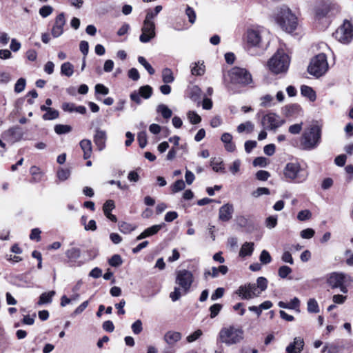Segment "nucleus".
Here are the masks:
<instances>
[{
  "label": "nucleus",
  "mask_w": 353,
  "mask_h": 353,
  "mask_svg": "<svg viewBox=\"0 0 353 353\" xmlns=\"http://www.w3.org/2000/svg\"><path fill=\"white\" fill-rule=\"evenodd\" d=\"M335 38L344 44L349 43L353 39V26L349 21H345L334 33Z\"/></svg>",
  "instance_id": "obj_10"
},
{
  "label": "nucleus",
  "mask_w": 353,
  "mask_h": 353,
  "mask_svg": "<svg viewBox=\"0 0 353 353\" xmlns=\"http://www.w3.org/2000/svg\"><path fill=\"white\" fill-rule=\"evenodd\" d=\"M259 260L263 264H268L271 262L272 257L270 253L264 250L260 254Z\"/></svg>",
  "instance_id": "obj_53"
},
{
  "label": "nucleus",
  "mask_w": 353,
  "mask_h": 353,
  "mask_svg": "<svg viewBox=\"0 0 353 353\" xmlns=\"http://www.w3.org/2000/svg\"><path fill=\"white\" fill-rule=\"evenodd\" d=\"M340 11V6L334 2L324 3L316 9V14L319 18L331 17L336 14Z\"/></svg>",
  "instance_id": "obj_12"
},
{
  "label": "nucleus",
  "mask_w": 353,
  "mask_h": 353,
  "mask_svg": "<svg viewBox=\"0 0 353 353\" xmlns=\"http://www.w3.org/2000/svg\"><path fill=\"white\" fill-rule=\"evenodd\" d=\"M343 349V345L341 342L335 341L330 343H326L322 350V352L339 353Z\"/></svg>",
  "instance_id": "obj_24"
},
{
  "label": "nucleus",
  "mask_w": 353,
  "mask_h": 353,
  "mask_svg": "<svg viewBox=\"0 0 353 353\" xmlns=\"http://www.w3.org/2000/svg\"><path fill=\"white\" fill-rule=\"evenodd\" d=\"M138 61L145 68L150 74H153L154 73L155 71L154 68L143 57H139Z\"/></svg>",
  "instance_id": "obj_43"
},
{
  "label": "nucleus",
  "mask_w": 353,
  "mask_h": 353,
  "mask_svg": "<svg viewBox=\"0 0 353 353\" xmlns=\"http://www.w3.org/2000/svg\"><path fill=\"white\" fill-rule=\"evenodd\" d=\"M328 68L327 57L325 54L320 53L311 59L307 71L311 75L320 77L327 72Z\"/></svg>",
  "instance_id": "obj_7"
},
{
  "label": "nucleus",
  "mask_w": 353,
  "mask_h": 353,
  "mask_svg": "<svg viewBox=\"0 0 353 353\" xmlns=\"http://www.w3.org/2000/svg\"><path fill=\"white\" fill-rule=\"evenodd\" d=\"M225 290L223 288H218L211 295V299L216 301L218 299L221 298L224 294Z\"/></svg>",
  "instance_id": "obj_64"
},
{
  "label": "nucleus",
  "mask_w": 353,
  "mask_h": 353,
  "mask_svg": "<svg viewBox=\"0 0 353 353\" xmlns=\"http://www.w3.org/2000/svg\"><path fill=\"white\" fill-rule=\"evenodd\" d=\"M123 263L120 255L114 254L109 260V264L112 267H119Z\"/></svg>",
  "instance_id": "obj_48"
},
{
  "label": "nucleus",
  "mask_w": 353,
  "mask_h": 353,
  "mask_svg": "<svg viewBox=\"0 0 353 353\" xmlns=\"http://www.w3.org/2000/svg\"><path fill=\"white\" fill-rule=\"evenodd\" d=\"M307 311L311 313H318L319 312L318 303L314 299H310L308 300Z\"/></svg>",
  "instance_id": "obj_41"
},
{
  "label": "nucleus",
  "mask_w": 353,
  "mask_h": 353,
  "mask_svg": "<svg viewBox=\"0 0 353 353\" xmlns=\"http://www.w3.org/2000/svg\"><path fill=\"white\" fill-rule=\"evenodd\" d=\"M301 93L303 96L308 98L310 101H314L316 98V92L310 86L307 85H302L301 87Z\"/></svg>",
  "instance_id": "obj_28"
},
{
  "label": "nucleus",
  "mask_w": 353,
  "mask_h": 353,
  "mask_svg": "<svg viewBox=\"0 0 353 353\" xmlns=\"http://www.w3.org/2000/svg\"><path fill=\"white\" fill-rule=\"evenodd\" d=\"M65 256L70 261H77L81 256V250L78 248H71L65 251Z\"/></svg>",
  "instance_id": "obj_30"
},
{
  "label": "nucleus",
  "mask_w": 353,
  "mask_h": 353,
  "mask_svg": "<svg viewBox=\"0 0 353 353\" xmlns=\"http://www.w3.org/2000/svg\"><path fill=\"white\" fill-rule=\"evenodd\" d=\"M162 9L163 7L161 6H157L154 10H147L144 21L149 23H154V19L156 18L157 14L162 10Z\"/></svg>",
  "instance_id": "obj_26"
},
{
  "label": "nucleus",
  "mask_w": 353,
  "mask_h": 353,
  "mask_svg": "<svg viewBox=\"0 0 353 353\" xmlns=\"http://www.w3.org/2000/svg\"><path fill=\"white\" fill-rule=\"evenodd\" d=\"M53 12V8L50 6H43L39 9V14L40 15L46 18L50 15Z\"/></svg>",
  "instance_id": "obj_56"
},
{
  "label": "nucleus",
  "mask_w": 353,
  "mask_h": 353,
  "mask_svg": "<svg viewBox=\"0 0 353 353\" xmlns=\"http://www.w3.org/2000/svg\"><path fill=\"white\" fill-rule=\"evenodd\" d=\"M188 118L190 122L192 124H197L201 122V117L194 111H189L188 113Z\"/></svg>",
  "instance_id": "obj_46"
},
{
  "label": "nucleus",
  "mask_w": 353,
  "mask_h": 353,
  "mask_svg": "<svg viewBox=\"0 0 353 353\" xmlns=\"http://www.w3.org/2000/svg\"><path fill=\"white\" fill-rule=\"evenodd\" d=\"M321 141V128L314 125L306 129L302 135L301 145L305 150L315 148Z\"/></svg>",
  "instance_id": "obj_6"
},
{
  "label": "nucleus",
  "mask_w": 353,
  "mask_h": 353,
  "mask_svg": "<svg viewBox=\"0 0 353 353\" xmlns=\"http://www.w3.org/2000/svg\"><path fill=\"white\" fill-rule=\"evenodd\" d=\"M290 63L289 56L282 49H279L268 61V67L274 74L286 72Z\"/></svg>",
  "instance_id": "obj_5"
},
{
  "label": "nucleus",
  "mask_w": 353,
  "mask_h": 353,
  "mask_svg": "<svg viewBox=\"0 0 353 353\" xmlns=\"http://www.w3.org/2000/svg\"><path fill=\"white\" fill-rule=\"evenodd\" d=\"M254 249V244L252 242H245L243 243L239 251V256L245 257L251 256Z\"/></svg>",
  "instance_id": "obj_25"
},
{
  "label": "nucleus",
  "mask_w": 353,
  "mask_h": 353,
  "mask_svg": "<svg viewBox=\"0 0 353 353\" xmlns=\"http://www.w3.org/2000/svg\"><path fill=\"white\" fill-rule=\"evenodd\" d=\"M71 130L72 128L68 125L58 124L54 126V131L58 134H65Z\"/></svg>",
  "instance_id": "obj_45"
},
{
  "label": "nucleus",
  "mask_w": 353,
  "mask_h": 353,
  "mask_svg": "<svg viewBox=\"0 0 353 353\" xmlns=\"http://www.w3.org/2000/svg\"><path fill=\"white\" fill-rule=\"evenodd\" d=\"M157 112L161 113L162 117L165 119H169L172 117V112L168 108V107L164 104H160L158 105Z\"/></svg>",
  "instance_id": "obj_37"
},
{
  "label": "nucleus",
  "mask_w": 353,
  "mask_h": 353,
  "mask_svg": "<svg viewBox=\"0 0 353 353\" xmlns=\"http://www.w3.org/2000/svg\"><path fill=\"white\" fill-rule=\"evenodd\" d=\"M65 19L63 13L59 14L55 19L54 24L52 28V35L54 38L60 37L63 33V27Z\"/></svg>",
  "instance_id": "obj_15"
},
{
  "label": "nucleus",
  "mask_w": 353,
  "mask_h": 353,
  "mask_svg": "<svg viewBox=\"0 0 353 353\" xmlns=\"http://www.w3.org/2000/svg\"><path fill=\"white\" fill-rule=\"evenodd\" d=\"M132 330L134 334H140L143 330L142 322L138 319L132 323L131 326Z\"/></svg>",
  "instance_id": "obj_58"
},
{
  "label": "nucleus",
  "mask_w": 353,
  "mask_h": 353,
  "mask_svg": "<svg viewBox=\"0 0 353 353\" xmlns=\"http://www.w3.org/2000/svg\"><path fill=\"white\" fill-rule=\"evenodd\" d=\"M137 140L140 148H143L147 145V134L146 132L143 131L140 132L137 135Z\"/></svg>",
  "instance_id": "obj_50"
},
{
  "label": "nucleus",
  "mask_w": 353,
  "mask_h": 353,
  "mask_svg": "<svg viewBox=\"0 0 353 353\" xmlns=\"http://www.w3.org/2000/svg\"><path fill=\"white\" fill-rule=\"evenodd\" d=\"M181 334L179 332L168 331L164 335V341L169 345H174L181 339Z\"/></svg>",
  "instance_id": "obj_21"
},
{
  "label": "nucleus",
  "mask_w": 353,
  "mask_h": 353,
  "mask_svg": "<svg viewBox=\"0 0 353 353\" xmlns=\"http://www.w3.org/2000/svg\"><path fill=\"white\" fill-rule=\"evenodd\" d=\"M270 176V174L265 170H259L256 174V177L259 181H266Z\"/></svg>",
  "instance_id": "obj_63"
},
{
  "label": "nucleus",
  "mask_w": 353,
  "mask_h": 353,
  "mask_svg": "<svg viewBox=\"0 0 353 353\" xmlns=\"http://www.w3.org/2000/svg\"><path fill=\"white\" fill-rule=\"evenodd\" d=\"M107 134L106 132L100 128L95 130L93 141L99 151L103 150L106 146Z\"/></svg>",
  "instance_id": "obj_16"
},
{
  "label": "nucleus",
  "mask_w": 353,
  "mask_h": 353,
  "mask_svg": "<svg viewBox=\"0 0 353 353\" xmlns=\"http://www.w3.org/2000/svg\"><path fill=\"white\" fill-rule=\"evenodd\" d=\"M59 112L54 109L50 108L43 115L42 118L44 120H53L59 117Z\"/></svg>",
  "instance_id": "obj_40"
},
{
  "label": "nucleus",
  "mask_w": 353,
  "mask_h": 353,
  "mask_svg": "<svg viewBox=\"0 0 353 353\" xmlns=\"http://www.w3.org/2000/svg\"><path fill=\"white\" fill-rule=\"evenodd\" d=\"M236 293L242 299L246 300L259 296V292H257L255 283H248L244 285H241L236 290Z\"/></svg>",
  "instance_id": "obj_13"
},
{
  "label": "nucleus",
  "mask_w": 353,
  "mask_h": 353,
  "mask_svg": "<svg viewBox=\"0 0 353 353\" xmlns=\"http://www.w3.org/2000/svg\"><path fill=\"white\" fill-rule=\"evenodd\" d=\"M275 20L279 26L288 32L294 31L297 26L296 17L286 6H283L279 10Z\"/></svg>",
  "instance_id": "obj_3"
},
{
  "label": "nucleus",
  "mask_w": 353,
  "mask_h": 353,
  "mask_svg": "<svg viewBox=\"0 0 353 353\" xmlns=\"http://www.w3.org/2000/svg\"><path fill=\"white\" fill-rule=\"evenodd\" d=\"M283 175L288 180L301 183L306 181L308 173L299 162L294 161L289 162L285 165L283 169Z\"/></svg>",
  "instance_id": "obj_4"
},
{
  "label": "nucleus",
  "mask_w": 353,
  "mask_h": 353,
  "mask_svg": "<svg viewBox=\"0 0 353 353\" xmlns=\"http://www.w3.org/2000/svg\"><path fill=\"white\" fill-rule=\"evenodd\" d=\"M185 187V182L180 179L177 180L174 182V183L172 186V191L174 193L178 192L181 190H183Z\"/></svg>",
  "instance_id": "obj_51"
},
{
  "label": "nucleus",
  "mask_w": 353,
  "mask_h": 353,
  "mask_svg": "<svg viewBox=\"0 0 353 353\" xmlns=\"http://www.w3.org/2000/svg\"><path fill=\"white\" fill-rule=\"evenodd\" d=\"M221 309L222 305L219 303H215L211 305L210 307V318H215L218 315Z\"/></svg>",
  "instance_id": "obj_49"
},
{
  "label": "nucleus",
  "mask_w": 353,
  "mask_h": 353,
  "mask_svg": "<svg viewBox=\"0 0 353 353\" xmlns=\"http://www.w3.org/2000/svg\"><path fill=\"white\" fill-rule=\"evenodd\" d=\"M232 83L247 85L252 82V75L245 68L234 67L228 72Z\"/></svg>",
  "instance_id": "obj_8"
},
{
  "label": "nucleus",
  "mask_w": 353,
  "mask_h": 353,
  "mask_svg": "<svg viewBox=\"0 0 353 353\" xmlns=\"http://www.w3.org/2000/svg\"><path fill=\"white\" fill-rule=\"evenodd\" d=\"M194 281L193 273L188 270H179L176 272L175 283L173 292L170 294L172 301H178L182 296L188 294Z\"/></svg>",
  "instance_id": "obj_1"
},
{
  "label": "nucleus",
  "mask_w": 353,
  "mask_h": 353,
  "mask_svg": "<svg viewBox=\"0 0 353 353\" xmlns=\"http://www.w3.org/2000/svg\"><path fill=\"white\" fill-rule=\"evenodd\" d=\"M139 94L144 99H149L152 94V88L150 85L141 86L139 88Z\"/></svg>",
  "instance_id": "obj_42"
},
{
  "label": "nucleus",
  "mask_w": 353,
  "mask_h": 353,
  "mask_svg": "<svg viewBox=\"0 0 353 353\" xmlns=\"http://www.w3.org/2000/svg\"><path fill=\"white\" fill-rule=\"evenodd\" d=\"M61 73L68 77H71L74 73V66L70 62H65L61 66Z\"/></svg>",
  "instance_id": "obj_32"
},
{
  "label": "nucleus",
  "mask_w": 353,
  "mask_h": 353,
  "mask_svg": "<svg viewBox=\"0 0 353 353\" xmlns=\"http://www.w3.org/2000/svg\"><path fill=\"white\" fill-rule=\"evenodd\" d=\"M57 175L60 181H64L70 177V170L69 169L60 168L58 170Z\"/></svg>",
  "instance_id": "obj_44"
},
{
  "label": "nucleus",
  "mask_w": 353,
  "mask_h": 353,
  "mask_svg": "<svg viewBox=\"0 0 353 353\" xmlns=\"http://www.w3.org/2000/svg\"><path fill=\"white\" fill-rule=\"evenodd\" d=\"M283 123L284 120L280 116L272 112L264 115L261 121L263 128L268 130H275L281 126Z\"/></svg>",
  "instance_id": "obj_11"
},
{
  "label": "nucleus",
  "mask_w": 353,
  "mask_h": 353,
  "mask_svg": "<svg viewBox=\"0 0 353 353\" xmlns=\"http://www.w3.org/2000/svg\"><path fill=\"white\" fill-rule=\"evenodd\" d=\"M155 36V23L143 21L141 34L139 37L140 41L142 43H148L151 39L154 38Z\"/></svg>",
  "instance_id": "obj_14"
},
{
  "label": "nucleus",
  "mask_w": 353,
  "mask_h": 353,
  "mask_svg": "<svg viewBox=\"0 0 353 353\" xmlns=\"http://www.w3.org/2000/svg\"><path fill=\"white\" fill-rule=\"evenodd\" d=\"M55 292L54 290L49 291L48 292L42 293L38 301L37 304L41 305L43 304L50 303L52 300V297L54 296Z\"/></svg>",
  "instance_id": "obj_29"
},
{
  "label": "nucleus",
  "mask_w": 353,
  "mask_h": 353,
  "mask_svg": "<svg viewBox=\"0 0 353 353\" xmlns=\"http://www.w3.org/2000/svg\"><path fill=\"white\" fill-rule=\"evenodd\" d=\"M163 224L154 225L150 228H146L137 237V240L139 241L156 234L163 228Z\"/></svg>",
  "instance_id": "obj_20"
},
{
  "label": "nucleus",
  "mask_w": 353,
  "mask_h": 353,
  "mask_svg": "<svg viewBox=\"0 0 353 353\" xmlns=\"http://www.w3.org/2000/svg\"><path fill=\"white\" fill-rule=\"evenodd\" d=\"M254 130V124L250 121H245L239 124L236 130L239 133L246 132L248 134L252 133Z\"/></svg>",
  "instance_id": "obj_27"
},
{
  "label": "nucleus",
  "mask_w": 353,
  "mask_h": 353,
  "mask_svg": "<svg viewBox=\"0 0 353 353\" xmlns=\"http://www.w3.org/2000/svg\"><path fill=\"white\" fill-rule=\"evenodd\" d=\"M185 14L188 17L189 22L192 24L196 21V13L194 9L189 6H187L185 9Z\"/></svg>",
  "instance_id": "obj_52"
},
{
  "label": "nucleus",
  "mask_w": 353,
  "mask_h": 353,
  "mask_svg": "<svg viewBox=\"0 0 353 353\" xmlns=\"http://www.w3.org/2000/svg\"><path fill=\"white\" fill-rule=\"evenodd\" d=\"M234 205L228 203L222 205L219 210V219L224 222L230 221L234 213Z\"/></svg>",
  "instance_id": "obj_17"
},
{
  "label": "nucleus",
  "mask_w": 353,
  "mask_h": 353,
  "mask_svg": "<svg viewBox=\"0 0 353 353\" xmlns=\"http://www.w3.org/2000/svg\"><path fill=\"white\" fill-rule=\"evenodd\" d=\"M79 145L83 152V159H88L90 158L92 152L91 141L89 139H83L80 141Z\"/></svg>",
  "instance_id": "obj_23"
},
{
  "label": "nucleus",
  "mask_w": 353,
  "mask_h": 353,
  "mask_svg": "<svg viewBox=\"0 0 353 353\" xmlns=\"http://www.w3.org/2000/svg\"><path fill=\"white\" fill-rule=\"evenodd\" d=\"M311 217H312V213L308 210H301L297 214V219L301 221L308 220Z\"/></svg>",
  "instance_id": "obj_54"
},
{
  "label": "nucleus",
  "mask_w": 353,
  "mask_h": 353,
  "mask_svg": "<svg viewBox=\"0 0 353 353\" xmlns=\"http://www.w3.org/2000/svg\"><path fill=\"white\" fill-rule=\"evenodd\" d=\"M270 194V190L267 188H258L256 190L253 191L252 195L257 198L263 194L268 195Z\"/></svg>",
  "instance_id": "obj_59"
},
{
  "label": "nucleus",
  "mask_w": 353,
  "mask_h": 353,
  "mask_svg": "<svg viewBox=\"0 0 353 353\" xmlns=\"http://www.w3.org/2000/svg\"><path fill=\"white\" fill-rule=\"evenodd\" d=\"M303 347V339L301 337H295L294 341L286 347V352L287 353H301Z\"/></svg>",
  "instance_id": "obj_18"
},
{
  "label": "nucleus",
  "mask_w": 353,
  "mask_h": 353,
  "mask_svg": "<svg viewBox=\"0 0 353 353\" xmlns=\"http://www.w3.org/2000/svg\"><path fill=\"white\" fill-rule=\"evenodd\" d=\"M118 226L119 231L123 234H129L137 228L135 225L125 221L120 222Z\"/></svg>",
  "instance_id": "obj_31"
},
{
  "label": "nucleus",
  "mask_w": 353,
  "mask_h": 353,
  "mask_svg": "<svg viewBox=\"0 0 353 353\" xmlns=\"http://www.w3.org/2000/svg\"><path fill=\"white\" fill-rule=\"evenodd\" d=\"M314 230L312 228H307V229H305L303 230H302L301 232V236L303 238V239H311L314 236Z\"/></svg>",
  "instance_id": "obj_61"
},
{
  "label": "nucleus",
  "mask_w": 353,
  "mask_h": 353,
  "mask_svg": "<svg viewBox=\"0 0 353 353\" xmlns=\"http://www.w3.org/2000/svg\"><path fill=\"white\" fill-rule=\"evenodd\" d=\"M20 128L18 126L12 127L4 132L3 135L11 141H16L21 139V134L19 132Z\"/></svg>",
  "instance_id": "obj_22"
},
{
  "label": "nucleus",
  "mask_w": 353,
  "mask_h": 353,
  "mask_svg": "<svg viewBox=\"0 0 353 353\" xmlns=\"http://www.w3.org/2000/svg\"><path fill=\"white\" fill-rule=\"evenodd\" d=\"M267 228L272 229L274 228L277 224V217L276 216H270L265 220Z\"/></svg>",
  "instance_id": "obj_60"
},
{
  "label": "nucleus",
  "mask_w": 353,
  "mask_h": 353,
  "mask_svg": "<svg viewBox=\"0 0 353 353\" xmlns=\"http://www.w3.org/2000/svg\"><path fill=\"white\" fill-rule=\"evenodd\" d=\"M191 72L193 75H203L205 72V65L203 63H195L191 69Z\"/></svg>",
  "instance_id": "obj_39"
},
{
  "label": "nucleus",
  "mask_w": 353,
  "mask_h": 353,
  "mask_svg": "<svg viewBox=\"0 0 353 353\" xmlns=\"http://www.w3.org/2000/svg\"><path fill=\"white\" fill-rule=\"evenodd\" d=\"M162 80L165 83H172L174 77L172 70L170 68H164L162 71Z\"/></svg>",
  "instance_id": "obj_33"
},
{
  "label": "nucleus",
  "mask_w": 353,
  "mask_h": 353,
  "mask_svg": "<svg viewBox=\"0 0 353 353\" xmlns=\"http://www.w3.org/2000/svg\"><path fill=\"white\" fill-rule=\"evenodd\" d=\"M327 283L331 288H337L345 283V274L338 272L332 273L327 279Z\"/></svg>",
  "instance_id": "obj_19"
},
{
  "label": "nucleus",
  "mask_w": 353,
  "mask_h": 353,
  "mask_svg": "<svg viewBox=\"0 0 353 353\" xmlns=\"http://www.w3.org/2000/svg\"><path fill=\"white\" fill-rule=\"evenodd\" d=\"M210 165L214 172H222L224 170L223 161L220 158H213L211 159Z\"/></svg>",
  "instance_id": "obj_34"
},
{
  "label": "nucleus",
  "mask_w": 353,
  "mask_h": 353,
  "mask_svg": "<svg viewBox=\"0 0 353 353\" xmlns=\"http://www.w3.org/2000/svg\"><path fill=\"white\" fill-rule=\"evenodd\" d=\"M115 208L114 202L112 200H108L103 206L104 214L111 213L110 212Z\"/></svg>",
  "instance_id": "obj_57"
},
{
  "label": "nucleus",
  "mask_w": 353,
  "mask_h": 353,
  "mask_svg": "<svg viewBox=\"0 0 353 353\" xmlns=\"http://www.w3.org/2000/svg\"><path fill=\"white\" fill-rule=\"evenodd\" d=\"M202 335V331L201 330H197L194 332L192 334H190L187 336V341L188 343H192L198 339Z\"/></svg>",
  "instance_id": "obj_62"
},
{
  "label": "nucleus",
  "mask_w": 353,
  "mask_h": 353,
  "mask_svg": "<svg viewBox=\"0 0 353 353\" xmlns=\"http://www.w3.org/2000/svg\"><path fill=\"white\" fill-rule=\"evenodd\" d=\"M244 339V331L234 325L223 327L218 334L217 341L228 346L240 343Z\"/></svg>",
  "instance_id": "obj_2"
},
{
  "label": "nucleus",
  "mask_w": 353,
  "mask_h": 353,
  "mask_svg": "<svg viewBox=\"0 0 353 353\" xmlns=\"http://www.w3.org/2000/svg\"><path fill=\"white\" fill-rule=\"evenodd\" d=\"M292 270L290 267L283 265L279 268L278 274L281 278L285 279L288 276V275H289L292 272Z\"/></svg>",
  "instance_id": "obj_55"
},
{
  "label": "nucleus",
  "mask_w": 353,
  "mask_h": 353,
  "mask_svg": "<svg viewBox=\"0 0 353 353\" xmlns=\"http://www.w3.org/2000/svg\"><path fill=\"white\" fill-rule=\"evenodd\" d=\"M268 287V280L265 277H259L256 280V288L259 292V296L265 291Z\"/></svg>",
  "instance_id": "obj_36"
},
{
  "label": "nucleus",
  "mask_w": 353,
  "mask_h": 353,
  "mask_svg": "<svg viewBox=\"0 0 353 353\" xmlns=\"http://www.w3.org/2000/svg\"><path fill=\"white\" fill-rule=\"evenodd\" d=\"M262 32L259 29H248L245 34V48L250 54L253 48H260L262 43Z\"/></svg>",
  "instance_id": "obj_9"
},
{
  "label": "nucleus",
  "mask_w": 353,
  "mask_h": 353,
  "mask_svg": "<svg viewBox=\"0 0 353 353\" xmlns=\"http://www.w3.org/2000/svg\"><path fill=\"white\" fill-rule=\"evenodd\" d=\"M228 272V268L225 265H221L218 268L212 267V278H216L219 276V274L222 275H225Z\"/></svg>",
  "instance_id": "obj_38"
},
{
  "label": "nucleus",
  "mask_w": 353,
  "mask_h": 353,
  "mask_svg": "<svg viewBox=\"0 0 353 353\" xmlns=\"http://www.w3.org/2000/svg\"><path fill=\"white\" fill-rule=\"evenodd\" d=\"M26 84V81L23 78H20L17 80L14 85V92L20 93L24 90Z\"/></svg>",
  "instance_id": "obj_47"
},
{
  "label": "nucleus",
  "mask_w": 353,
  "mask_h": 353,
  "mask_svg": "<svg viewBox=\"0 0 353 353\" xmlns=\"http://www.w3.org/2000/svg\"><path fill=\"white\" fill-rule=\"evenodd\" d=\"M30 172L32 176V181L34 182H39L41 181L43 176V173L39 167H37L35 165L32 166L30 169Z\"/></svg>",
  "instance_id": "obj_35"
}]
</instances>
